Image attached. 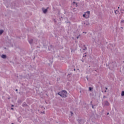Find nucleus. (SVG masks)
Wrapping results in <instances>:
<instances>
[{"mask_svg": "<svg viewBox=\"0 0 124 124\" xmlns=\"http://www.w3.org/2000/svg\"><path fill=\"white\" fill-rule=\"evenodd\" d=\"M66 91H62V93H59L58 94L61 96V97H66Z\"/></svg>", "mask_w": 124, "mask_h": 124, "instance_id": "1", "label": "nucleus"}, {"mask_svg": "<svg viewBox=\"0 0 124 124\" xmlns=\"http://www.w3.org/2000/svg\"><path fill=\"white\" fill-rule=\"evenodd\" d=\"M83 17L86 18V19H88V18L90 17V11L86 12L85 14L83 15Z\"/></svg>", "mask_w": 124, "mask_h": 124, "instance_id": "2", "label": "nucleus"}, {"mask_svg": "<svg viewBox=\"0 0 124 124\" xmlns=\"http://www.w3.org/2000/svg\"><path fill=\"white\" fill-rule=\"evenodd\" d=\"M104 103L105 105H106L107 106H108L109 105V103L107 101H105Z\"/></svg>", "mask_w": 124, "mask_h": 124, "instance_id": "3", "label": "nucleus"}, {"mask_svg": "<svg viewBox=\"0 0 124 124\" xmlns=\"http://www.w3.org/2000/svg\"><path fill=\"white\" fill-rule=\"evenodd\" d=\"M1 58L2 59H6V55H2Z\"/></svg>", "mask_w": 124, "mask_h": 124, "instance_id": "4", "label": "nucleus"}, {"mask_svg": "<svg viewBox=\"0 0 124 124\" xmlns=\"http://www.w3.org/2000/svg\"><path fill=\"white\" fill-rule=\"evenodd\" d=\"M47 9H46L43 10V13H46V12H47Z\"/></svg>", "mask_w": 124, "mask_h": 124, "instance_id": "5", "label": "nucleus"}, {"mask_svg": "<svg viewBox=\"0 0 124 124\" xmlns=\"http://www.w3.org/2000/svg\"><path fill=\"white\" fill-rule=\"evenodd\" d=\"M3 32V30H0V34H2V33Z\"/></svg>", "mask_w": 124, "mask_h": 124, "instance_id": "6", "label": "nucleus"}, {"mask_svg": "<svg viewBox=\"0 0 124 124\" xmlns=\"http://www.w3.org/2000/svg\"><path fill=\"white\" fill-rule=\"evenodd\" d=\"M122 96H124V91H123L121 93Z\"/></svg>", "mask_w": 124, "mask_h": 124, "instance_id": "7", "label": "nucleus"}, {"mask_svg": "<svg viewBox=\"0 0 124 124\" xmlns=\"http://www.w3.org/2000/svg\"><path fill=\"white\" fill-rule=\"evenodd\" d=\"M29 43H30V44H31V43H32V39H31V40L29 41Z\"/></svg>", "mask_w": 124, "mask_h": 124, "instance_id": "8", "label": "nucleus"}, {"mask_svg": "<svg viewBox=\"0 0 124 124\" xmlns=\"http://www.w3.org/2000/svg\"><path fill=\"white\" fill-rule=\"evenodd\" d=\"M92 89H93V88L90 87L89 88V91H92Z\"/></svg>", "mask_w": 124, "mask_h": 124, "instance_id": "9", "label": "nucleus"}, {"mask_svg": "<svg viewBox=\"0 0 124 124\" xmlns=\"http://www.w3.org/2000/svg\"><path fill=\"white\" fill-rule=\"evenodd\" d=\"M121 23H124V20H122Z\"/></svg>", "mask_w": 124, "mask_h": 124, "instance_id": "10", "label": "nucleus"}, {"mask_svg": "<svg viewBox=\"0 0 124 124\" xmlns=\"http://www.w3.org/2000/svg\"><path fill=\"white\" fill-rule=\"evenodd\" d=\"M123 11H124V10H121V12L123 13Z\"/></svg>", "mask_w": 124, "mask_h": 124, "instance_id": "11", "label": "nucleus"}, {"mask_svg": "<svg viewBox=\"0 0 124 124\" xmlns=\"http://www.w3.org/2000/svg\"><path fill=\"white\" fill-rule=\"evenodd\" d=\"M14 108H11V110H13Z\"/></svg>", "mask_w": 124, "mask_h": 124, "instance_id": "12", "label": "nucleus"}, {"mask_svg": "<svg viewBox=\"0 0 124 124\" xmlns=\"http://www.w3.org/2000/svg\"><path fill=\"white\" fill-rule=\"evenodd\" d=\"M14 107V105H12V107Z\"/></svg>", "mask_w": 124, "mask_h": 124, "instance_id": "13", "label": "nucleus"}, {"mask_svg": "<svg viewBox=\"0 0 124 124\" xmlns=\"http://www.w3.org/2000/svg\"><path fill=\"white\" fill-rule=\"evenodd\" d=\"M73 4H75V2H73Z\"/></svg>", "mask_w": 124, "mask_h": 124, "instance_id": "14", "label": "nucleus"}, {"mask_svg": "<svg viewBox=\"0 0 124 124\" xmlns=\"http://www.w3.org/2000/svg\"><path fill=\"white\" fill-rule=\"evenodd\" d=\"M16 92H17V91H18V90H17V89H16Z\"/></svg>", "mask_w": 124, "mask_h": 124, "instance_id": "15", "label": "nucleus"}, {"mask_svg": "<svg viewBox=\"0 0 124 124\" xmlns=\"http://www.w3.org/2000/svg\"><path fill=\"white\" fill-rule=\"evenodd\" d=\"M71 113L72 116V114H73V113H72V111H71Z\"/></svg>", "mask_w": 124, "mask_h": 124, "instance_id": "16", "label": "nucleus"}, {"mask_svg": "<svg viewBox=\"0 0 124 124\" xmlns=\"http://www.w3.org/2000/svg\"><path fill=\"white\" fill-rule=\"evenodd\" d=\"M107 115H109V112H108V113H107Z\"/></svg>", "mask_w": 124, "mask_h": 124, "instance_id": "17", "label": "nucleus"}, {"mask_svg": "<svg viewBox=\"0 0 124 124\" xmlns=\"http://www.w3.org/2000/svg\"><path fill=\"white\" fill-rule=\"evenodd\" d=\"M78 38H79V37H77V39H78Z\"/></svg>", "mask_w": 124, "mask_h": 124, "instance_id": "18", "label": "nucleus"}, {"mask_svg": "<svg viewBox=\"0 0 124 124\" xmlns=\"http://www.w3.org/2000/svg\"><path fill=\"white\" fill-rule=\"evenodd\" d=\"M106 90H107V89H108V88H106Z\"/></svg>", "mask_w": 124, "mask_h": 124, "instance_id": "19", "label": "nucleus"}, {"mask_svg": "<svg viewBox=\"0 0 124 124\" xmlns=\"http://www.w3.org/2000/svg\"><path fill=\"white\" fill-rule=\"evenodd\" d=\"M92 108H93V106L92 107Z\"/></svg>", "mask_w": 124, "mask_h": 124, "instance_id": "20", "label": "nucleus"}, {"mask_svg": "<svg viewBox=\"0 0 124 124\" xmlns=\"http://www.w3.org/2000/svg\"><path fill=\"white\" fill-rule=\"evenodd\" d=\"M118 8H120V7H118Z\"/></svg>", "mask_w": 124, "mask_h": 124, "instance_id": "21", "label": "nucleus"}, {"mask_svg": "<svg viewBox=\"0 0 124 124\" xmlns=\"http://www.w3.org/2000/svg\"><path fill=\"white\" fill-rule=\"evenodd\" d=\"M116 12H115V13H116Z\"/></svg>", "mask_w": 124, "mask_h": 124, "instance_id": "22", "label": "nucleus"}]
</instances>
